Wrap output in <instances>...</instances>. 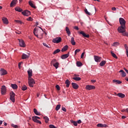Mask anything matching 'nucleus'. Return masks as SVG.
Here are the masks:
<instances>
[{
    "label": "nucleus",
    "instance_id": "nucleus-35",
    "mask_svg": "<svg viewBox=\"0 0 128 128\" xmlns=\"http://www.w3.org/2000/svg\"><path fill=\"white\" fill-rule=\"evenodd\" d=\"M60 52V50L57 49L54 51V52H53V54H58Z\"/></svg>",
    "mask_w": 128,
    "mask_h": 128
},
{
    "label": "nucleus",
    "instance_id": "nucleus-62",
    "mask_svg": "<svg viewBox=\"0 0 128 128\" xmlns=\"http://www.w3.org/2000/svg\"><path fill=\"white\" fill-rule=\"evenodd\" d=\"M77 124H82V120H78L77 122Z\"/></svg>",
    "mask_w": 128,
    "mask_h": 128
},
{
    "label": "nucleus",
    "instance_id": "nucleus-15",
    "mask_svg": "<svg viewBox=\"0 0 128 128\" xmlns=\"http://www.w3.org/2000/svg\"><path fill=\"white\" fill-rule=\"evenodd\" d=\"M72 85L73 88L74 90H78V85L76 83L72 82Z\"/></svg>",
    "mask_w": 128,
    "mask_h": 128
},
{
    "label": "nucleus",
    "instance_id": "nucleus-59",
    "mask_svg": "<svg viewBox=\"0 0 128 128\" xmlns=\"http://www.w3.org/2000/svg\"><path fill=\"white\" fill-rule=\"evenodd\" d=\"M74 30H78L79 28L77 26H75L74 27Z\"/></svg>",
    "mask_w": 128,
    "mask_h": 128
},
{
    "label": "nucleus",
    "instance_id": "nucleus-12",
    "mask_svg": "<svg viewBox=\"0 0 128 128\" xmlns=\"http://www.w3.org/2000/svg\"><path fill=\"white\" fill-rule=\"evenodd\" d=\"M0 74L1 76H4V74H8V72L4 68H2L0 70Z\"/></svg>",
    "mask_w": 128,
    "mask_h": 128
},
{
    "label": "nucleus",
    "instance_id": "nucleus-45",
    "mask_svg": "<svg viewBox=\"0 0 128 128\" xmlns=\"http://www.w3.org/2000/svg\"><path fill=\"white\" fill-rule=\"evenodd\" d=\"M32 120L34 122H36V121L38 120V119L34 116L32 117Z\"/></svg>",
    "mask_w": 128,
    "mask_h": 128
},
{
    "label": "nucleus",
    "instance_id": "nucleus-41",
    "mask_svg": "<svg viewBox=\"0 0 128 128\" xmlns=\"http://www.w3.org/2000/svg\"><path fill=\"white\" fill-rule=\"evenodd\" d=\"M122 36H128V32H122Z\"/></svg>",
    "mask_w": 128,
    "mask_h": 128
},
{
    "label": "nucleus",
    "instance_id": "nucleus-10",
    "mask_svg": "<svg viewBox=\"0 0 128 128\" xmlns=\"http://www.w3.org/2000/svg\"><path fill=\"white\" fill-rule=\"evenodd\" d=\"M22 14L23 16H30V12L26 10L22 12Z\"/></svg>",
    "mask_w": 128,
    "mask_h": 128
},
{
    "label": "nucleus",
    "instance_id": "nucleus-24",
    "mask_svg": "<svg viewBox=\"0 0 128 128\" xmlns=\"http://www.w3.org/2000/svg\"><path fill=\"white\" fill-rule=\"evenodd\" d=\"M66 34H68V36H70V28H68V27L66 26Z\"/></svg>",
    "mask_w": 128,
    "mask_h": 128
},
{
    "label": "nucleus",
    "instance_id": "nucleus-4",
    "mask_svg": "<svg viewBox=\"0 0 128 128\" xmlns=\"http://www.w3.org/2000/svg\"><path fill=\"white\" fill-rule=\"evenodd\" d=\"M120 24V26H126V20L124 19L123 18H120L119 19Z\"/></svg>",
    "mask_w": 128,
    "mask_h": 128
},
{
    "label": "nucleus",
    "instance_id": "nucleus-18",
    "mask_svg": "<svg viewBox=\"0 0 128 128\" xmlns=\"http://www.w3.org/2000/svg\"><path fill=\"white\" fill-rule=\"evenodd\" d=\"M2 20L4 24H8V18H3Z\"/></svg>",
    "mask_w": 128,
    "mask_h": 128
},
{
    "label": "nucleus",
    "instance_id": "nucleus-3",
    "mask_svg": "<svg viewBox=\"0 0 128 128\" xmlns=\"http://www.w3.org/2000/svg\"><path fill=\"white\" fill-rule=\"evenodd\" d=\"M62 42V38L60 37H57L52 40V42L54 44H60Z\"/></svg>",
    "mask_w": 128,
    "mask_h": 128
},
{
    "label": "nucleus",
    "instance_id": "nucleus-54",
    "mask_svg": "<svg viewBox=\"0 0 128 128\" xmlns=\"http://www.w3.org/2000/svg\"><path fill=\"white\" fill-rule=\"evenodd\" d=\"M49 128H57L56 127L54 126L53 124H50L49 126Z\"/></svg>",
    "mask_w": 128,
    "mask_h": 128
},
{
    "label": "nucleus",
    "instance_id": "nucleus-43",
    "mask_svg": "<svg viewBox=\"0 0 128 128\" xmlns=\"http://www.w3.org/2000/svg\"><path fill=\"white\" fill-rule=\"evenodd\" d=\"M124 48L126 50V53L128 54V46L126 44H124Z\"/></svg>",
    "mask_w": 128,
    "mask_h": 128
},
{
    "label": "nucleus",
    "instance_id": "nucleus-47",
    "mask_svg": "<svg viewBox=\"0 0 128 128\" xmlns=\"http://www.w3.org/2000/svg\"><path fill=\"white\" fill-rule=\"evenodd\" d=\"M97 126H98V128H103V124H97Z\"/></svg>",
    "mask_w": 128,
    "mask_h": 128
},
{
    "label": "nucleus",
    "instance_id": "nucleus-50",
    "mask_svg": "<svg viewBox=\"0 0 128 128\" xmlns=\"http://www.w3.org/2000/svg\"><path fill=\"white\" fill-rule=\"evenodd\" d=\"M43 46H46V48H50V46H48V45H47L44 42H43Z\"/></svg>",
    "mask_w": 128,
    "mask_h": 128
},
{
    "label": "nucleus",
    "instance_id": "nucleus-5",
    "mask_svg": "<svg viewBox=\"0 0 128 128\" xmlns=\"http://www.w3.org/2000/svg\"><path fill=\"white\" fill-rule=\"evenodd\" d=\"M16 96V94L14 92H12L10 93V100L12 102H14V96Z\"/></svg>",
    "mask_w": 128,
    "mask_h": 128
},
{
    "label": "nucleus",
    "instance_id": "nucleus-53",
    "mask_svg": "<svg viewBox=\"0 0 128 128\" xmlns=\"http://www.w3.org/2000/svg\"><path fill=\"white\" fill-rule=\"evenodd\" d=\"M86 54V52H83L81 54V58H84V54Z\"/></svg>",
    "mask_w": 128,
    "mask_h": 128
},
{
    "label": "nucleus",
    "instance_id": "nucleus-49",
    "mask_svg": "<svg viewBox=\"0 0 128 128\" xmlns=\"http://www.w3.org/2000/svg\"><path fill=\"white\" fill-rule=\"evenodd\" d=\"M26 20H28L29 22H32V17H29Z\"/></svg>",
    "mask_w": 128,
    "mask_h": 128
},
{
    "label": "nucleus",
    "instance_id": "nucleus-7",
    "mask_svg": "<svg viewBox=\"0 0 128 128\" xmlns=\"http://www.w3.org/2000/svg\"><path fill=\"white\" fill-rule=\"evenodd\" d=\"M18 40H19V44L20 46H22V48L26 47V43H24V40L18 39Z\"/></svg>",
    "mask_w": 128,
    "mask_h": 128
},
{
    "label": "nucleus",
    "instance_id": "nucleus-37",
    "mask_svg": "<svg viewBox=\"0 0 128 128\" xmlns=\"http://www.w3.org/2000/svg\"><path fill=\"white\" fill-rule=\"evenodd\" d=\"M22 90H28V87L26 85H23L22 88Z\"/></svg>",
    "mask_w": 128,
    "mask_h": 128
},
{
    "label": "nucleus",
    "instance_id": "nucleus-32",
    "mask_svg": "<svg viewBox=\"0 0 128 128\" xmlns=\"http://www.w3.org/2000/svg\"><path fill=\"white\" fill-rule=\"evenodd\" d=\"M56 60L53 59L52 60V61L50 62V64H51V66H54V64H56Z\"/></svg>",
    "mask_w": 128,
    "mask_h": 128
},
{
    "label": "nucleus",
    "instance_id": "nucleus-60",
    "mask_svg": "<svg viewBox=\"0 0 128 128\" xmlns=\"http://www.w3.org/2000/svg\"><path fill=\"white\" fill-rule=\"evenodd\" d=\"M22 64V62L18 63V66L19 68H20V64Z\"/></svg>",
    "mask_w": 128,
    "mask_h": 128
},
{
    "label": "nucleus",
    "instance_id": "nucleus-11",
    "mask_svg": "<svg viewBox=\"0 0 128 128\" xmlns=\"http://www.w3.org/2000/svg\"><path fill=\"white\" fill-rule=\"evenodd\" d=\"M78 33L80 34H82V36H83L84 38H90V34H86V33L84 32V31L78 32Z\"/></svg>",
    "mask_w": 128,
    "mask_h": 128
},
{
    "label": "nucleus",
    "instance_id": "nucleus-42",
    "mask_svg": "<svg viewBox=\"0 0 128 128\" xmlns=\"http://www.w3.org/2000/svg\"><path fill=\"white\" fill-rule=\"evenodd\" d=\"M60 108V104H58L56 107V110L58 111Z\"/></svg>",
    "mask_w": 128,
    "mask_h": 128
},
{
    "label": "nucleus",
    "instance_id": "nucleus-27",
    "mask_svg": "<svg viewBox=\"0 0 128 128\" xmlns=\"http://www.w3.org/2000/svg\"><path fill=\"white\" fill-rule=\"evenodd\" d=\"M119 72H122V76L123 78H124V76H126V74L124 72V70H120Z\"/></svg>",
    "mask_w": 128,
    "mask_h": 128
},
{
    "label": "nucleus",
    "instance_id": "nucleus-58",
    "mask_svg": "<svg viewBox=\"0 0 128 128\" xmlns=\"http://www.w3.org/2000/svg\"><path fill=\"white\" fill-rule=\"evenodd\" d=\"M16 34H22V32H20V31H18V30L16 31Z\"/></svg>",
    "mask_w": 128,
    "mask_h": 128
},
{
    "label": "nucleus",
    "instance_id": "nucleus-31",
    "mask_svg": "<svg viewBox=\"0 0 128 128\" xmlns=\"http://www.w3.org/2000/svg\"><path fill=\"white\" fill-rule=\"evenodd\" d=\"M15 10H16V12H20L22 10V9L20 8V7H16L15 8Z\"/></svg>",
    "mask_w": 128,
    "mask_h": 128
},
{
    "label": "nucleus",
    "instance_id": "nucleus-13",
    "mask_svg": "<svg viewBox=\"0 0 128 128\" xmlns=\"http://www.w3.org/2000/svg\"><path fill=\"white\" fill-rule=\"evenodd\" d=\"M68 56H70V52L61 56L60 58L62 60H66V58H68Z\"/></svg>",
    "mask_w": 128,
    "mask_h": 128
},
{
    "label": "nucleus",
    "instance_id": "nucleus-8",
    "mask_svg": "<svg viewBox=\"0 0 128 128\" xmlns=\"http://www.w3.org/2000/svg\"><path fill=\"white\" fill-rule=\"evenodd\" d=\"M86 90H95L96 86H92V85H87V86H86Z\"/></svg>",
    "mask_w": 128,
    "mask_h": 128
},
{
    "label": "nucleus",
    "instance_id": "nucleus-9",
    "mask_svg": "<svg viewBox=\"0 0 128 128\" xmlns=\"http://www.w3.org/2000/svg\"><path fill=\"white\" fill-rule=\"evenodd\" d=\"M30 56V53H28V54H23L22 56V60H26V58H28Z\"/></svg>",
    "mask_w": 128,
    "mask_h": 128
},
{
    "label": "nucleus",
    "instance_id": "nucleus-48",
    "mask_svg": "<svg viewBox=\"0 0 128 128\" xmlns=\"http://www.w3.org/2000/svg\"><path fill=\"white\" fill-rule=\"evenodd\" d=\"M14 22H16L17 24H22V22H20V20H14Z\"/></svg>",
    "mask_w": 128,
    "mask_h": 128
},
{
    "label": "nucleus",
    "instance_id": "nucleus-20",
    "mask_svg": "<svg viewBox=\"0 0 128 128\" xmlns=\"http://www.w3.org/2000/svg\"><path fill=\"white\" fill-rule=\"evenodd\" d=\"M68 45H66L64 47L62 48V50H61V52H66V50H68Z\"/></svg>",
    "mask_w": 128,
    "mask_h": 128
},
{
    "label": "nucleus",
    "instance_id": "nucleus-40",
    "mask_svg": "<svg viewBox=\"0 0 128 128\" xmlns=\"http://www.w3.org/2000/svg\"><path fill=\"white\" fill-rule=\"evenodd\" d=\"M71 123L73 124H74L75 126H78V122H75L74 120H71Z\"/></svg>",
    "mask_w": 128,
    "mask_h": 128
},
{
    "label": "nucleus",
    "instance_id": "nucleus-61",
    "mask_svg": "<svg viewBox=\"0 0 128 128\" xmlns=\"http://www.w3.org/2000/svg\"><path fill=\"white\" fill-rule=\"evenodd\" d=\"M112 10L116 11V8L113 7V8H112Z\"/></svg>",
    "mask_w": 128,
    "mask_h": 128
},
{
    "label": "nucleus",
    "instance_id": "nucleus-39",
    "mask_svg": "<svg viewBox=\"0 0 128 128\" xmlns=\"http://www.w3.org/2000/svg\"><path fill=\"white\" fill-rule=\"evenodd\" d=\"M84 12H85V13L86 14H88V16H90L92 14H90V12H88V9L87 8H85Z\"/></svg>",
    "mask_w": 128,
    "mask_h": 128
},
{
    "label": "nucleus",
    "instance_id": "nucleus-1",
    "mask_svg": "<svg viewBox=\"0 0 128 128\" xmlns=\"http://www.w3.org/2000/svg\"><path fill=\"white\" fill-rule=\"evenodd\" d=\"M28 84L30 86L34 88V85L36 84L34 78H28Z\"/></svg>",
    "mask_w": 128,
    "mask_h": 128
},
{
    "label": "nucleus",
    "instance_id": "nucleus-2",
    "mask_svg": "<svg viewBox=\"0 0 128 128\" xmlns=\"http://www.w3.org/2000/svg\"><path fill=\"white\" fill-rule=\"evenodd\" d=\"M118 32L122 34V32H126V26H120L118 28Z\"/></svg>",
    "mask_w": 128,
    "mask_h": 128
},
{
    "label": "nucleus",
    "instance_id": "nucleus-28",
    "mask_svg": "<svg viewBox=\"0 0 128 128\" xmlns=\"http://www.w3.org/2000/svg\"><path fill=\"white\" fill-rule=\"evenodd\" d=\"M11 87L12 88H14V90H16V88H18V85H16V84H12Z\"/></svg>",
    "mask_w": 128,
    "mask_h": 128
},
{
    "label": "nucleus",
    "instance_id": "nucleus-6",
    "mask_svg": "<svg viewBox=\"0 0 128 128\" xmlns=\"http://www.w3.org/2000/svg\"><path fill=\"white\" fill-rule=\"evenodd\" d=\"M6 87L4 86H2L1 88V94L2 95L6 94Z\"/></svg>",
    "mask_w": 128,
    "mask_h": 128
},
{
    "label": "nucleus",
    "instance_id": "nucleus-14",
    "mask_svg": "<svg viewBox=\"0 0 128 128\" xmlns=\"http://www.w3.org/2000/svg\"><path fill=\"white\" fill-rule=\"evenodd\" d=\"M94 58L95 61L96 62H100V60H102V58L98 56H94Z\"/></svg>",
    "mask_w": 128,
    "mask_h": 128
},
{
    "label": "nucleus",
    "instance_id": "nucleus-44",
    "mask_svg": "<svg viewBox=\"0 0 128 128\" xmlns=\"http://www.w3.org/2000/svg\"><path fill=\"white\" fill-rule=\"evenodd\" d=\"M119 44H120V43H118V42H114L112 46H119Z\"/></svg>",
    "mask_w": 128,
    "mask_h": 128
},
{
    "label": "nucleus",
    "instance_id": "nucleus-57",
    "mask_svg": "<svg viewBox=\"0 0 128 128\" xmlns=\"http://www.w3.org/2000/svg\"><path fill=\"white\" fill-rule=\"evenodd\" d=\"M62 110H63V112H66V108L62 107Z\"/></svg>",
    "mask_w": 128,
    "mask_h": 128
},
{
    "label": "nucleus",
    "instance_id": "nucleus-29",
    "mask_svg": "<svg viewBox=\"0 0 128 128\" xmlns=\"http://www.w3.org/2000/svg\"><path fill=\"white\" fill-rule=\"evenodd\" d=\"M28 4L30 6H32V8H36V7L34 5V4H32V1H29Z\"/></svg>",
    "mask_w": 128,
    "mask_h": 128
},
{
    "label": "nucleus",
    "instance_id": "nucleus-22",
    "mask_svg": "<svg viewBox=\"0 0 128 128\" xmlns=\"http://www.w3.org/2000/svg\"><path fill=\"white\" fill-rule=\"evenodd\" d=\"M118 96H119V98H124V96H126V95L122 93H118L117 94Z\"/></svg>",
    "mask_w": 128,
    "mask_h": 128
},
{
    "label": "nucleus",
    "instance_id": "nucleus-64",
    "mask_svg": "<svg viewBox=\"0 0 128 128\" xmlns=\"http://www.w3.org/2000/svg\"><path fill=\"white\" fill-rule=\"evenodd\" d=\"M91 82L92 83H94V82H96V80H92Z\"/></svg>",
    "mask_w": 128,
    "mask_h": 128
},
{
    "label": "nucleus",
    "instance_id": "nucleus-17",
    "mask_svg": "<svg viewBox=\"0 0 128 128\" xmlns=\"http://www.w3.org/2000/svg\"><path fill=\"white\" fill-rule=\"evenodd\" d=\"M74 76H76V77L73 78V80H74L78 82V81L80 80H82V78H80L76 77V76H78V75L74 74Z\"/></svg>",
    "mask_w": 128,
    "mask_h": 128
},
{
    "label": "nucleus",
    "instance_id": "nucleus-30",
    "mask_svg": "<svg viewBox=\"0 0 128 128\" xmlns=\"http://www.w3.org/2000/svg\"><path fill=\"white\" fill-rule=\"evenodd\" d=\"M106 64V60H102V62H100V66H104Z\"/></svg>",
    "mask_w": 128,
    "mask_h": 128
},
{
    "label": "nucleus",
    "instance_id": "nucleus-19",
    "mask_svg": "<svg viewBox=\"0 0 128 128\" xmlns=\"http://www.w3.org/2000/svg\"><path fill=\"white\" fill-rule=\"evenodd\" d=\"M34 114H36V116H40V112H38V110H36V108L34 109Z\"/></svg>",
    "mask_w": 128,
    "mask_h": 128
},
{
    "label": "nucleus",
    "instance_id": "nucleus-33",
    "mask_svg": "<svg viewBox=\"0 0 128 128\" xmlns=\"http://www.w3.org/2000/svg\"><path fill=\"white\" fill-rule=\"evenodd\" d=\"M54 66L56 68V70L57 68H58V66H60V64L58 62H56V63H55L54 65Z\"/></svg>",
    "mask_w": 128,
    "mask_h": 128
},
{
    "label": "nucleus",
    "instance_id": "nucleus-56",
    "mask_svg": "<svg viewBox=\"0 0 128 128\" xmlns=\"http://www.w3.org/2000/svg\"><path fill=\"white\" fill-rule=\"evenodd\" d=\"M36 122L37 124H42V122L38 120H37Z\"/></svg>",
    "mask_w": 128,
    "mask_h": 128
},
{
    "label": "nucleus",
    "instance_id": "nucleus-63",
    "mask_svg": "<svg viewBox=\"0 0 128 128\" xmlns=\"http://www.w3.org/2000/svg\"><path fill=\"white\" fill-rule=\"evenodd\" d=\"M108 127V125L106 124H103V128H106Z\"/></svg>",
    "mask_w": 128,
    "mask_h": 128
},
{
    "label": "nucleus",
    "instance_id": "nucleus-16",
    "mask_svg": "<svg viewBox=\"0 0 128 128\" xmlns=\"http://www.w3.org/2000/svg\"><path fill=\"white\" fill-rule=\"evenodd\" d=\"M17 2H18V0H12V2H11V3L10 4V6L11 8H12V6H14L16 4Z\"/></svg>",
    "mask_w": 128,
    "mask_h": 128
},
{
    "label": "nucleus",
    "instance_id": "nucleus-21",
    "mask_svg": "<svg viewBox=\"0 0 128 128\" xmlns=\"http://www.w3.org/2000/svg\"><path fill=\"white\" fill-rule=\"evenodd\" d=\"M28 78H32V70H28Z\"/></svg>",
    "mask_w": 128,
    "mask_h": 128
},
{
    "label": "nucleus",
    "instance_id": "nucleus-36",
    "mask_svg": "<svg viewBox=\"0 0 128 128\" xmlns=\"http://www.w3.org/2000/svg\"><path fill=\"white\" fill-rule=\"evenodd\" d=\"M111 54L112 56H113V58H118V56H116V54L114 53V52H111Z\"/></svg>",
    "mask_w": 128,
    "mask_h": 128
},
{
    "label": "nucleus",
    "instance_id": "nucleus-46",
    "mask_svg": "<svg viewBox=\"0 0 128 128\" xmlns=\"http://www.w3.org/2000/svg\"><path fill=\"white\" fill-rule=\"evenodd\" d=\"M80 52V49H76L75 51H74V54H78V52Z\"/></svg>",
    "mask_w": 128,
    "mask_h": 128
},
{
    "label": "nucleus",
    "instance_id": "nucleus-25",
    "mask_svg": "<svg viewBox=\"0 0 128 128\" xmlns=\"http://www.w3.org/2000/svg\"><path fill=\"white\" fill-rule=\"evenodd\" d=\"M71 44L72 46H76V42L74 41V37L71 38Z\"/></svg>",
    "mask_w": 128,
    "mask_h": 128
},
{
    "label": "nucleus",
    "instance_id": "nucleus-26",
    "mask_svg": "<svg viewBox=\"0 0 128 128\" xmlns=\"http://www.w3.org/2000/svg\"><path fill=\"white\" fill-rule=\"evenodd\" d=\"M113 82H116V84H122V81L116 80H112Z\"/></svg>",
    "mask_w": 128,
    "mask_h": 128
},
{
    "label": "nucleus",
    "instance_id": "nucleus-34",
    "mask_svg": "<svg viewBox=\"0 0 128 128\" xmlns=\"http://www.w3.org/2000/svg\"><path fill=\"white\" fill-rule=\"evenodd\" d=\"M44 120H45V122L46 124H48V120H50V119L48 118V117L44 116Z\"/></svg>",
    "mask_w": 128,
    "mask_h": 128
},
{
    "label": "nucleus",
    "instance_id": "nucleus-38",
    "mask_svg": "<svg viewBox=\"0 0 128 128\" xmlns=\"http://www.w3.org/2000/svg\"><path fill=\"white\" fill-rule=\"evenodd\" d=\"M76 66H82V63L80 62H77Z\"/></svg>",
    "mask_w": 128,
    "mask_h": 128
},
{
    "label": "nucleus",
    "instance_id": "nucleus-51",
    "mask_svg": "<svg viewBox=\"0 0 128 128\" xmlns=\"http://www.w3.org/2000/svg\"><path fill=\"white\" fill-rule=\"evenodd\" d=\"M36 29L34 28V34L37 36V38H38V34H36Z\"/></svg>",
    "mask_w": 128,
    "mask_h": 128
},
{
    "label": "nucleus",
    "instance_id": "nucleus-55",
    "mask_svg": "<svg viewBox=\"0 0 128 128\" xmlns=\"http://www.w3.org/2000/svg\"><path fill=\"white\" fill-rule=\"evenodd\" d=\"M12 126L13 127V128H18V125H14V124H12Z\"/></svg>",
    "mask_w": 128,
    "mask_h": 128
},
{
    "label": "nucleus",
    "instance_id": "nucleus-23",
    "mask_svg": "<svg viewBox=\"0 0 128 128\" xmlns=\"http://www.w3.org/2000/svg\"><path fill=\"white\" fill-rule=\"evenodd\" d=\"M66 88L70 87V82L68 80H66L65 82Z\"/></svg>",
    "mask_w": 128,
    "mask_h": 128
},
{
    "label": "nucleus",
    "instance_id": "nucleus-52",
    "mask_svg": "<svg viewBox=\"0 0 128 128\" xmlns=\"http://www.w3.org/2000/svg\"><path fill=\"white\" fill-rule=\"evenodd\" d=\"M56 88L57 90H60V86H58V85H56Z\"/></svg>",
    "mask_w": 128,
    "mask_h": 128
}]
</instances>
